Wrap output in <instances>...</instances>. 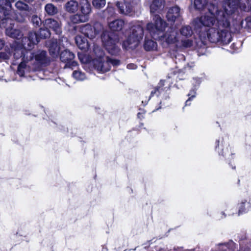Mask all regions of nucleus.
Here are the masks:
<instances>
[{
	"label": "nucleus",
	"instance_id": "obj_1",
	"mask_svg": "<svg viewBox=\"0 0 251 251\" xmlns=\"http://www.w3.org/2000/svg\"><path fill=\"white\" fill-rule=\"evenodd\" d=\"M208 12L194 19L192 24L195 32L199 35L201 44L205 46L207 41L221 45L228 44L232 40L230 21L217 5L211 4Z\"/></svg>",
	"mask_w": 251,
	"mask_h": 251
},
{
	"label": "nucleus",
	"instance_id": "obj_2",
	"mask_svg": "<svg viewBox=\"0 0 251 251\" xmlns=\"http://www.w3.org/2000/svg\"><path fill=\"white\" fill-rule=\"evenodd\" d=\"M153 22L154 23H150L147 25V29L151 36L155 40H160L163 44L175 45L176 47L179 39L177 30L173 28H169L165 33H163L167 24L159 15L154 16Z\"/></svg>",
	"mask_w": 251,
	"mask_h": 251
},
{
	"label": "nucleus",
	"instance_id": "obj_3",
	"mask_svg": "<svg viewBox=\"0 0 251 251\" xmlns=\"http://www.w3.org/2000/svg\"><path fill=\"white\" fill-rule=\"evenodd\" d=\"M80 5V13L71 15L70 17L71 23L74 24L85 23L89 20V14L91 12L90 4L87 0H83L79 2L76 0H70L65 5V9L70 13H75L77 11Z\"/></svg>",
	"mask_w": 251,
	"mask_h": 251
},
{
	"label": "nucleus",
	"instance_id": "obj_4",
	"mask_svg": "<svg viewBox=\"0 0 251 251\" xmlns=\"http://www.w3.org/2000/svg\"><path fill=\"white\" fill-rule=\"evenodd\" d=\"M224 11H222L228 20L231 17L234 18L236 16L241 17L242 14L239 12H247L251 9V0H224L223 3Z\"/></svg>",
	"mask_w": 251,
	"mask_h": 251
},
{
	"label": "nucleus",
	"instance_id": "obj_5",
	"mask_svg": "<svg viewBox=\"0 0 251 251\" xmlns=\"http://www.w3.org/2000/svg\"><path fill=\"white\" fill-rule=\"evenodd\" d=\"M94 52L95 57L93 61L94 69L99 73H104L110 69V64L114 66H119L120 60L118 59L106 57L105 59L104 53L101 48L97 45H94Z\"/></svg>",
	"mask_w": 251,
	"mask_h": 251
},
{
	"label": "nucleus",
	"instance_id": "obj_6",
	"mask_svg": "<svg viewBox=\"0 0 251 251\" xmlns=\"http://www.w3.org/2000/svg\"><path fill=\"white\" fill-rule=\"evenodd\" d=\"M143 23L140 21H133L129 25L131 32L126 40L123 43V47L126 50L134 49L139 45L144 36Z\"/></svg>",
	"mask_w": 251,
	"mask_h": 251
},
{
	"label": "nucleus",
	"instance_id": "obj_7",
	"mask_svg": "<svg viewBox=\"0 0 251 251\" xmlns=\"http://www.w3.org/2000/svg\"><path fill=\"white\" fill-rule=\"evenodd\" d=\"M172 82L169 78L166 80H161L157 86L155 87L154 91H151V95L156 94L157 97L160 98V106L153 111H155L163 107H165L169 102L170 88Z\"/></svg>",
	"mask_w": 251,
	"mask_h": 251
},
{
	"label": "nucleus",
	"instance_id": "obj_8",
	"mask_svg": "<svg viewBox=\"0 0 251 251\" xmlns=\"http://www.w3.org/2000/svg\"><path fill=\"white\" fill-rule=\"evenodd\" d=\"M26 46L23 47L20 45L13 44L10 47L9 51L0 52V61L9 59L12 56L15 60L21 59L22 62H28V58L27 57V53L30 51L25 49Z\"/></svg>",
	"mask_w": 251,
	"mask_h": 251
},
{
	"label": "nucleus",
	"instance_id": "obj_9",
	"mask_svg": "<svg viewBox=\"0 0 251 251\" xmlns=\"http://www.w3.org/2000/svg\"><path fill=\"white\" fill-rule=\"evenodd\" d=\"M27 55L26 57L28 58V63L31 65L34 71L39 70L50 64V57L45 50H39L35 52L30 50Z\"/></svg>",
	"mask_w": 251,
	"mask_h": 251
},
{
	"label": "nucleus",
	"instance_id": "obj_10",
	"mask_svg": "<svg viewBox=\"0 0 251 251\" xmlns=\"http://www.w3.org/2000/svg\"><path fill=\"white\" fill-rule=\"evenodd\" d=\"M101 40L105 49L110 54L113 55L119 54L120 49L117 45L119 40L117 35L104 32L102 35Z\"/></svg>",
	"mask_w": 251,
	"mask_h": 251
},
{
	"label": "nucleus",
	"instance_id": "obj_11",
	"mask_svg": "<svg viewBox=\"0 0 251 251\" xmlns=\"http://www.w3.org/2000/svg\"><path fill=\"white\" fill-rule=\"evenodd\" d=\"M13 18L10 17L1 20L0 26L1 28L5 29V33L7 36L13 38L20 39L22 38L23 34L19 29L13 28L14 25Z\"/></svg>",
	"mask_w": 251,
	"mask_h": 251
},
{
	"label": "nucleus",
	"instance_id": "obj_12",
	"mask_svg": "<svg viewBox=\"0 0 251 251\" xmlns=\"http://www.w3.org/2000/svg\"><path fill=\"white\" fill-rule=\"evenodd\" d=\"M229 146L226 137H220L215 141V150L220 156L226 157L228 155L232 156V153L229 151Z\"/></svg>",
	"mask_w": 251,
	"mask_h": 251
},
{
	"label": "nucleus",
	"instance_id": "obj_13",
	"mask_svg": "<svg viewBox=\"0 0 251 251\" xmlns=\"http://www.w3.org/2000/svg\"><path fill=\"white\" fill-rule=\"evenodd\" d=\"M102 29L101 25L99 23H96L93 26L89 24L81 26L80 31L88 38L93 39Z\"/></svg>",
	"mask_w": 251,
	"mask_h": 251
},
{
	"label": "nucleus",
	"instance_id": "obj_14",
	"mask_svg": "<svg viewBox=\"0 0 251 251\" xmlns=\"http://www.w3.org/2000/svg\"><path fill=\"white\" fill-rule=\"evenodd\" d=\"M14 15L10 2L7 0H0V19L14 17Z\"/></svg>",
	"mask_w": 251,
	"mask_h": 251
},
{
	"label": "nucleus",
	"instance_id": "obj_15",
	"mask_svg": "<svg viewBox=\"0 0 251 251\" xmlns=\"http://www.w3.org/2000/svg\"><path fill=\"white\" fill-rule=\"evenodd\" d=\"M75 54L68 50H65L62 51L60 55V59L63 62L66 63V66L68 67H75L77 63L74 61Z\"/></svg>",
	"mask_w": 251,
	"mask_h": 251
},
{
	"label": "nucleus",
	"instance_id": "obj_16",
	"mask_svg": "<svg viewBox=\"0 0 251 251\" xmlns=\"http://www.w3.org/2000/svg\"><path fill=\"white\" fill-rule=\"evenodd\" d=\"M237 208L238 216L246 213L251 210V195L239 201Z\"/></svg>",
	"mask_w": 251,
	"mask_h": 251
},
{
	"label": "nucleus",
	"instance_id": "obj_17",
	"mask_svg": "<svg viewBox=\"0 0 251 251\" xmlns=\"http://www.w3.org/2000/svg\"><path fill=\"white\" fill-rule=\"evenodd\" d=\"M234 32H238L242 28L251 29V16L247 17L244 21L236 19L233 23Z\"/></svg>",
	"mask_w": 251,
	"mask_h": 251
},
{
	"label": "nucleus",
	"instance_id": "obj_18",
	"mask_svg": "<svg viewBox=\"0 0 251 251\" xmlns=\"http://www.w3.org/2000/svg\"><path fill=\"white\" fill-rule=\"evenodd\" d=\"M44 24L47 28L51 29L57 35L62 32L60 22L53 19L49 18L45 20Z\"/></svg>",
	"mask_w": 251,
	"mask_h": 251
},
{
	"label": "nucleus",
	"instance_id": "obj_19",
	"mask_svg": "<svg viewBox=\"0 0 251 251\" xmlns=\"http://www.w3.org/2000/svg\"><path fill=\"white\" fill-rule=\"evenodd\" d=\"M26 43H24V45L27 46L28 49L30 50L33 48L35 45L37 44L39 41V37L37 33L35 32H29L27 38H25Z\"/></svg>",
	"mask_w": 251,
	"mask_h": 251
},
{
	"label": "nucleus",
	"instance_id": "obj_20",
	"mask_svg": "<svg viewBox=\"0 0 251 251\" xmlns=\"http://www.w3.org/2000/svg\"><path fill=\"white\" fill-rule=\"evenodd\" d=\"M165 2L164 0H153L150 5V12L151 14H155L153 16V18L155 15V13H160L164 9L165 6Z\"/></svg>",
	"mask_w": 251,
	"mask_h": 251
},
{
	"label": "nucleus",
	"instance_id": "obj_21",
	"mask_svg": "<svg viewBox=\"0 0 251 251\" xmlns=\"http://www.w3.org/2000/svg\"><path fill=\"white\" fill-rule=\"evenodd\" d=\"M181 16L180 8L177 6H174L170 8L167 13L166 17L169 21L175 22Z\"/></svg>",
	"mask_w": 251,
	"mask_h": 251
},
{
	"label": "nucleus",
	"instance_id": "obj_22",
	"mask_svg": "<svg viewBox=\"0 0 251 251\" xmlns=\"http://www.w3.org/2000/svg\"><path fill=\"white\" fill-rule=\"evenodd\" d=\"M34 71L31 64L26 61L21 62L18 65L17 74L21 77L24 76L25 73Z\"/></svg>",
	"mask_w": 251,
	"mask_h": 251
},
{
	"label": "nucleus",
	"instance_id": "obj_23",
	"mask_svg": "<svg viewBox=\"0 0 251 251\" xmlns=\"http://www.w3.org/2000/svg\"><path fill=\"white\" fill-rule=\"evenodd\" d=\"M48 44L50 55L53 58L57 57L60 51V47L57 44V40L56 39L51 40L49 41Z\"/></svg>",
	"mask_w": 251,
	"mask_h": 251
},
{
	"label": "nucleus",
	"instance_id": "obj_24",
	"mask_svg": "<svg viewBox=\"0 0 251 251\" xmlns=\"http://www.w3.org/2000/svg\"><path fill=\"white\" fill-rule=\"evenodd\" d=\"M117 6L120 13L123 14L129 15L132 11V6L128 2H118L117 3Z\"/></svg>",
	"mask_w": 251,
	"mask_h": 251
},
{
	"label": "nucleus",
	"instance_id": "obj_25",
	"mask_svg": "<svg viewBox=\"0 0 251 251\" xmlns=\"http://www.w3.org/2000/svg\"><path fill=\"white\" fill-rule=\"evenodd\" d=\"M75 40L77 46L80 50H86L89 49L90 45L85 38L77 35L75 37Z\"/></svg>",
	"mask_w": 251,
	"mask_h": 251
},
{
	"label": "nucleus",
	"instance_id": "obj_26",
	"mask_svg": "<svg viewBox=\"0 0 251 251\" xmlns=\"http://www.w3.org/2000/svg\"><path fill=\"white\" fill-rule=\"evenodd\" d=\"M194 44V41L192 39L186 38L181 39L180 40L178 39L176 48L178 49L188 48L192 47Z\"/></svg>",
	"mask_w": 251,
	"mask_h": 251
},
{
	"label": "nucleus",
	"instance_id": "obj_27",
	"mask_svg": "<svg viewBox=\"0 0 251 251\" xmlns=\"http://www.w3.org/2000/svg\"><path fill=\"white\" fill-rule=\"evenodd\" d=\"M125 24L123 20L117 19L109 24V28L113 31H120L122 29Z\"/></svg>",
	"mask_w": 251,
	"mask_h": 251
},
{
	"label": "nucleus",
	"instance_id": "obj_28",
	"mask_svg": "<svg viewBox=\"0 0 251 251\" xmlns=\"http://www.w3.org/2000/svg\"><path fill=\"white\" fill-rule=\"evenodd\" d=\"M157 43L152 40L148 39L145 37L144 48L147 51L155 50L157 49Z\"/></svg>",
	"mask_w": 251,
	"mask_h": 251
},
{
	"label": "nucleus",
	"instance_id": "obj_29",
	"mask_svg": "<svg viewBox=\"0 0 251 251\" xmlns=\"http://www.w3.org/2000/svg\"><path fill=\"white\" fill-rule=\"evenodd\" d=\"M78 58L80 60V61L83 64H85V66L83 67L84 69H86V67L87 65H89V64H92L94 66V64L93 63V61L95 57L94 50L93 51L92 53V57L93 59L92 61H90L89 60V58L88 56L84 54H81L78 53Z\"/></svg>",
	"mask_w": 251,
	"mask_h": 251
},
{
	"label": "nucleus",
	"instance_id": "obj_30",
	"mask_svg": "<svg viewBox=\"0 0 251 251\" xmlns=\"http://www.w3.org/2000/svg\"><path fill=\"white\" fill-rule=\"evenodd\" d=\"M45 11L48 15L53 16L57 13L58 9L52 3H49L45 5Z\"/></svg>",
	"mask_w": 251,
	"mask_h": 251
},
{
	"label": "nucleus",
	"instance_id": "obj_31",
	"mask_svg": "<svg viewBox=\"0 0 251 251\" xmlns=\"http://www.w3.org/2000/svg\"><path fill=\"white\" fill-rule=\"evenodd\" d=\"M180 33L182 36L189 38L193 35V31L190 26L184 25L180 29Z\"/></svg>",
	"mask_w": 251,
	"mask_h": 251
},
{
	"label": "nucleus",
	"instance_id": "obj_32",
	"mask_svg": "<svg viewBox=\"0 0 251 251\" xmlns=\"http://www.w3.org/2000/svg\"><path fill=\"white\" fill-rule=\"evenodd\" d=\"M72 76L77 81H83L87 79L85 74L80 70L74 71L72 74Z\"/></svg>",
	"mask_w": 251,
	"mask_h": 251
},
{
	"label": "nucleus",
	"instance_id": "obj_33",
	"mask_svg": "<svg viewBox=\"0 0 251 251\" xmlns=\"http://www.w3.org/2000/svg\"><path fill=\"white\" fill-rule=\"evenodd\" d=\"M174 56L175 58V60L174 61L176 64H178L176 67L180 68L181 66L184 64V61L185 59V56L184 55L178 53H176Z\"/></svg>",
	"mask_w": 251,
	"mask_h": 251
},
{
	"label": "nucleus",
	"instance_id": "obj_34",
	"mask_svg": "<svg viewBox=\"0 0 251 251\" xmlns=\"http://www.w3.org/2000/svg\"><path fill=\"white\" fill-rule=\"evenodd\" d=\"M198 88H196L194 87L190 90L187 96L189 97L188 99L185 102L186 105H190L191 101L196 97L197 94V90Z\"/></svg>",
	"mask_w": 251,
	"mask_h": 251
},
{
	"label": "nucleus",
	"instance_id": "obj_35",
	"mask_svg": "<svg viewBox=\"0 0 251 251\" xmlns=\"http://www.w3.org/2000/svg\"><path fill=\"white\" fill-rule=\"evenodd\" d=\"M30 21L34 27H40L42 25L41 18L37 15H33L31 16Z\"/></svg>",
	"mask_w": 251,
	"mask_h": 251
},
{
	"label": "nucleus",
	"instance_id": "obj_36",
	"mask_svg": "<svg viewBox=\"0 0 251 251\" xmlns=\"http://www.w3.org/2000/svg\"><path fill=\"white\" fill-rule=\"evenodd\" d=\"M207 4L206 0H195L194 5L195 8L199 10L203 9Z\"/></svg>",
	"mask_w": 251,
	"mask_h": 251
},
{
	"label": "nucleus",
	"instance_id": "obj_37",
	"mask_svg": "<svg viewBox=\"0 0 251 251\" xmlns=\"http://www.w3.org/2000/svg\"><path fill=\"white\" fill-rule=\"evenodd\" d=\"M39 39H46L50 36V32L47 28H40L37 33Z\"/></svg>",
	"mask_w": 251,
	"mask_h": 251
},
{
	"label": "nucleus",
	"instance_id": "obj_38",
	"mask_svg": "<svg viewBox=\"0 0 251 251\" xmlns=\"http://www.w3.org/2000/svg\"><path fill=\"white\" fill-rule=\"evenodd\" d=\"M16 7L20 11H29V7L25 3L19 0L15 3Z\"/></svg>",
	"mask_w": 251,
	"mask_h": 251
},
{
	"label": "nucleus",
	"instance_id": "obj_39",
	"mask_svg": "<svg viewBox=\"0 0 251 251\" xmlns=\"http://www.w3.org/2000/svg\"><path fill=\"white\" fill-rule=\"evenodd\" d=\"M226 207L225 211L229 216L233 215L235 214V209L233 208L232 204L230 202H226L225 203Z\"/></svg>",
	"mask_w": 251,
	"mask_h": 251
},
{
	"label": "nucleus",
	"instance_id": "obj_40",
	"mask_svg": "<svg viewBox=\"0 0 251 251\" xmlns=\"http://www.w3.org/2000/svg\"><path fill=\"white\" fill-rule=\"evenodd\" d=\"M106 3L105 0H93V6L97 9H100L103 7Z\"/></svg>",
	"mask_w": 251,
	"mask_h": 251
},
{
	"label": "nucleus",
	"instance_id": "obj_41",
	"mask_svg": "<svg viewBox=\"0 0 251 251\" xmlns=\"http://www.w3.org/2000/svg\"><path fill=\"white\" fill-rule=\"evenodd\" d=\"M215 251H229V249L228 244L220 243L215 247Z\"/></svg>",
	"mask_w": 251,
	"mask_h": 251
},
{
	"label": "nucleus",
	"instance_id": "obj_42",
	"mask_svg": "<svg viewBox=\"0 0 251 251\" xmlns=\"http://www.w3.org/2000/svg\"><path fill=\"white\" fill-rule=\"evenodd\" d=\"M201 82V78L198 77H193L192 80V85L193 87L198 88Z\"/></svg>",
	"mask_w": 251,
	"mask_h": 251
},
{
	"label": "nucleus",
	"instance_id": "obj_43",
	"mask_svg": "<svg viewBox=\"0 0 251 251\" xmlns=\"http://www.w3.org/2000/svg\"><path fill=\"white\" fill-rule=\"evenodd\" d=\"M16 20L19 23H24L25 21V18L21 15H17Z\"/></svg>",
	"mask_w": 251,
	"mask_h": 251
},
{
	"label": "nucleus",
	"instance_id": "obj_44",
	"mask_svg": "<svg viewBox=\"0 0 251 251\" xmlns=\"http://www.w3.org/2000/svg\"><path fill=\"white\" fill-rule=\"evenodd\" d=\"M126 67L128 69L134 70V69H136L137 66L135 64H134L133 63H130V64H128V65H127Z\"/></svg>",
	"mask_w": 251,
	"mask_h": 251
},
{
	"label": "nucleus",
	"instance_id": "obj_45",
	"mask_svg": "<svg viewBox=\"0 0 251 251\" xmlns=\"http://www.w3.org/2000/svg\"><path fill=\"white\" fill-rule=\"evenodd\" d=\"M4 46V42L3 40L0 39V50H1Z\"/></svg>",
	"mask_w": 251,
	"mask_h": 251
},
{
	"label": "nucleus",
	"instance_id": "obj_46",
	"mask_svg": "<svg viewBox=\"0 0 251 251\" xmlns=\"http://www.w3.org/2000/svg\"><path fill=\"white\" fill-rule=\"evenodd\" d=\"M113 8H107V9L106 10V11H113Z\"/></svg>",
	"mask_w": 251,
	"mask_h": 251
},
{
	"label": "nucleus",
	"instance_id": "obj_47",
	"mask_svg": "<svg viewBox=\"0 0 251 251\" xmlns=\"http://www.w3.org/2000/svg\"><path fill=\"white\" fill-rule=\"evenodd\" d=\"M7 0L8 1V2H9L10 3L11 2H13L15 0Z\"/></svg>",
	"mask_w": 251,
	"mask_h": 251
},
{
	"label": "nucleus",
	"instance_id": "obj_48",
	"mask_svg": "<svg viewBox=\"0 0 251 251\" xmlns=\"http://www.w3.org/2000/svg\"><path fill=\"white\" fill-rule=\"evenodd\" d=\"M25 1H26L27 2L32 1L33 0H25Z\"/></svg>",
	"mask_w": 251,
	"mask_h": 251
},
{
	"label": "nucleus",
	"instance_id": "obj_49",
	"mask_svg": "<svg viewBox=\"0 0 251 251\" xmlns=\"http://www.w3.org/2000/svg\"><path fill=\"white\" fill-rule=\"evenodd\" d=\"M222 214L224 215V217H225L226 216V215H225V213L224 212H222Z\"/></svg>",
	"mask_w": 251,
	"mask_h": 251
},
{
	"label": "nucleus",
	"instance_id": "obj_50",
	"mask_svg": "<svg viewBox=\"0 0 251 251\" xmlns=\"http://www.w3.org/2000/svg\"><path fill=\"white\" fill-rule=\"evenodd\" d=\"M186 69V67H184L182 69L185 70Z\"/></svg>",
	"mask_w": 251,
	"mask_h": 251
},
{
	"label": "nucleus",
	"instance_id": "obj_51",
	"mask_svg": "<svg viewBox=\"0 0 251 251\" xmlns=\"http://www.w3.org/2000/svg\"><path fill=\"white\" fill-rule=\"evenodd\" d=\"M188 67L190 68L191 66H189V65H188Z\"/></svg>",
	"mask_w": 251,
	"mask_h": 251
},
{
	"label": "nucleus",
	"instance_id": "obj_52",
	"mask_svg": "<svg viewBox=\"0 0 251 251\" xmlns=\"http://www.w3.org/2000/svg\"><path fill=\"white\" fill-rule=\"evenodd\" d=\"M56 1H60L61 0H55Z\"/></svg>",
	"mask_w": 251,
	"mask_h": 251
},
{
	"label": "nucleus",
	"instance_id": "obj_53",
	"mask_svg": "<svg viewBox=\"0 0 251 251\" xmlns=\"http://www.w3.org/2000/svg\"><path fill=\"white\" fill-rule=\"evenodd\" d=\"M140 116V113H138V117H139Z\"/></svg>",
	"mask_w": 251,
	"mask_h": 251
}]
</instances>
